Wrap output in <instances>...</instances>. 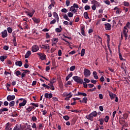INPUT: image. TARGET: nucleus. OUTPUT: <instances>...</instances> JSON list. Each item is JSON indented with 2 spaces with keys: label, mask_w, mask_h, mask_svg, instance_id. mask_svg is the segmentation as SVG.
I'll list each match as a JSON object with an SVG mask.
<instances>
[{
  "label": "nucleus",
  "mask_w": 130,
  "mask_h": 130,
  "mask_svg": "<svg viewBox=\"0 0 130 130\" xmlns=\"http://www.w3.org/2000/svg\"><path fill=\"white\" fill-rule=\"evenodd\" d=\"M97 115H98V113L96 111H94L92 112L88 115H86L85 116V118H86V119H88V120H90V121H93L94 117H96Z\"/></svg>",
  "instance_id": "nucleus-1"
},
{
  "label": "nucleus",
  "mask_w": 130,
  "mask_h": 130,
  "mask_svg": "<svg viewBox=\"0 0 130 130\" xmlns=\"http://www.w3.org/2000/svg\"><path fill=\"white\" fill-rule=\"evenodd\" d=\"M73 79L74 80V81H75V82L78 83V84H83V80L80 77H79L78 76H74L73 77Z\"/></svg>",
  "instance_id": "nucleus-2"
},
{
  "label": "nucleus",
  "mask_w": 130,
  "mask_h": 130,
  "mask_svg": "<svg viewBox=\"0 0 130 130\" xmlns=\"http://www.w3.org/2000/svg\"><path fill=\"white\" fill-rule=\"evenodd\" d=\"M83 74L85 78H88L91 75V71L87 69H84Z\"/></svg>",
  "instance_id": "nucleus-3"
},
{
  "label": "nucleus",
  "mask_w": 130,
  "mask_h": 130,
  "mask_svg": "<svg viewBox=\"0 0 130 130\" xmlns=\"http://www.w3.org/2000/svg\"><path fill=\"white\" fill-rule=\"evenodd\" d=\"M37 54L40 56L41 60H44L46 59V55L42 53H37Z\"/></svg>",
  "instance_id": "nucleus-4"
},
{
  "label": "nucleus",
  "mask_w": 130,
  "mask_h": 130,
  "mask_svg": "<svg viewBox=\"0 0 130 130\" xmlns=\"http://www.w3.org/2000/svg\"><path fill=\"white\" fill-rule=\"evenodd\" d=\"M39 50V47L38 45H34L32 47L31 51L32 52H37Z\"/></svg>",
  "instance_id": "nucleus-5"
},
{
  "label": "nucleus",
  "mask_w": 130,
  "mask_h": 130,
  "mask_svg": "<svg viewBox=\"0 0 130 130\" xmlns=\"http://www.w3.org/2000/svg\"><path fill=\"white\" fill-rule=\"evenodd\" d=\"M106 36L107 37V44L108 46V49H110V45H109V42L110 41V36L108 34H106Z\"/></svg>",
  "instance_id": "nucleus-6"
},
{
  "label": "nucleus",
  "mask_w": 130,
  "mask_h": 130,
  "mask_svg": "<svg viewBox=\"0 0 130 130\" xmlns=\"http://www.w3.org/2000/svg\"><path fill=\"white\" fill-rule=\"evenodd\" d=\"M15 98H16V96H15V95H9L7 98V100L8 101H12L13 100H15Z\"/></svg>",
  "instance_id": "nucleus-7"
},
{
  "label": "nucleus",
  "mask_w": 130,
  "mask_h": 130,
  "mask_svg": "<svg viewBox=\"0 0 130 130\" xmlns=\"http://www.w3.org/2000/svg\"><path fill=\"white\" fill-rule=\"evenodd\" d=\"M105 30H107V31L110 30V29H111V24H110V23H105Z\"/></svg>",
  "instance_id": "nucleus-8"
},
{
  "label": "nucleus",
  "mask_w": 130,
  "mask_h": 130,
  "mask_svg": "<svg viewBox=\"0 0 130 130\" xmlns=\"http://www.w3.org/2000/svg\"><path fill=\"white\" fill-rule=\"evenodd\" d=\"M45 98H47L48 99H51L52 98L53 94L51 93H45Z\"/></svg>",
  "instance_id": "nucleus-9"
},
{
  "label": "nucleus",
  "mask_w": 130,
  "mask_h": 130,
  "mask_svg": "<svg viewBox=\"0 0 130 130\" xmlns=\"http://www.w3.org/2000/svg\"><path fill=\"white\" fill-rule=\"evenodd\" d=\"M1 34H2V37L3 38L8 37V31H7V30H4V31H2Z\"/></svg>",
  "instance_id": "nucleus-10"
},
{
  "label": "nucleus",
  "mask_w": 130,
  "mask_h": 130,
  "mask_svg": "<svg viewBox=\"0 0 130 130\" xmlns=\"http://www.w3.org/2000/svg\"><path fill=\"white\" fill-rule=\"evenodd\" d=\"M41 48H43V49H45V50L48 49L49 50V49H50V47L48 44H47V45H42Z\"/></svg>",
  "instance_id": "nucleus-11"
},
{
  "label": "nucleus",
  "mask_w": 130,
  "mask_h": 130,
  "mask_svg": "<svg viewBox=\"0 0 130 130\" xmlns=\"http://www.w3.org/2000/svg\"><path fill=\"white\" fill-rule=\"evenodd\" d=\"M32 19L34 23H36V24H38V23H40V19L37 18L36 17H33Z\"/></svg>",
  "instance_id": "nucleus-12"
},
{
  "label": "nucleus",
  "mask_w": 130,
  "mask_h": 130,
  "mask_svg": "<svg viewBox=\"0 0 130 130\" xmlns=\"http://www.w3.org/2000/svg\"><path fill=\"white\" fill-rule=\"evenodd\" d=\"M109 95L111 98V99H114V98H115L116 97V94L112 93V92H109Z\"/></svg>",
  "instance_id": "nucleus-13"
},
{
  "label": "nucleus",
  "mask_w": 130,
  "mask_h": 130,
  "mask_svg": "<svg viewBox=\"0 0 130 130\" xmlns=\"http://www.w3.org/2000/svg\"><path fill=\"white\" fill-rule=\"evenodd\" d=\"M80 95H82L84 97H86L87 96V93L85 92H80L78 91V93L75 94V96H80Z\"/></svg>",
  "instance_id": "nucleus-14"
},
{
  "label": "nucleus",
  "mask_w": 130,
  "mask_h": 130,
  "mask_svg": "<svg viewBox=\"0 0 130 130\" xmlns=\"http://www.w3.org/2000/svg\"><path fill=\"white\" fill-rule=\"evenodd\" d=\"M27 103V101L26 100H24L23 102L19 103V107H22V106H25Z\"/></svg>",
  "instance_id": "nucleus-15"
},
{
  "label": "nucleus",
  "mask_w": 130,
  "mask_h": 130,
  "mask_svg": "<svg viewBox=\"0 0 130 130\" xmlns=\"http://www.w3.org/2000/svg\"><path fill=\"white\" fill-rule=\"evenodd\" d=\"M31 55V51H27L25 54L24 57L25 58H28L29 56Z\"/></svg>",
  "instance_id": "nucleus-16"
},
{
  "label": "nucleus",
  "mask_w": 130,
  "mask_h": 130,
  "mask_svg": "<svg viewBox=\"0 0 130 130\" xmlns=\"http://www.w3.org/2000/svg\"><path fill=\"white\" fill-rule=\"evenodd\" d=\"M10 127H11V125H10V122H8L6 124L5 129L6 130H12V128H10Z\"/></svg>",
  "instance_id": "nucleus-17"
},
{
  "label": "nucleus",
  "mask_w": 130,
  "mask_h": 130,
  "mask_svg": "<svg viewBox=\"0 0 130 130\" xmlns=\"http://www.w3.org/2000/svg\"><path fill=\"white\" fill-rule=\"evenodd\" d=\"M83 16L85 19H90V18L89 17V14H88L87 12H85L83 14Z\"/></svg>",
  "instance_id": "nucleus-18"
},
{
  "label": "nucleus",
  "mask_w": 130,
  "mask_h": 130,
  "mask_svg": "<svg viewBox=\"0 0 130 130\" xmlns=\"http://www.w3.org/2000/svg\"><path fill=\"white\" fill-rule=\"evenodd\" d=\"M92 75L94 79H95V80H98L99 77H98V75H97V72L96 71H94L92 73Z\"/></svg>",
  "instance_id": "nucleus-19"
},
{
  "label": "nucleus",
  "mask_w": 130,
  "mask_h": 130,
  "mask_svg": "<svg viewBox=\"0 0 130 130\" xmlns=\"http://www.w3.org/2000/svg\"><path fill=\"white\" fill-rule=\"evenodd\" d=\"M16 66H17L18 67H22V65L23 64V63L21 61H17L15 62Z\"/></svg>",
  "instance_id": "nucleus-20"
},
{
  "label": "nucleus",
  "mask_w": 130,
  "mask_h": 130,
  "mask_svg": "<svg viewBox=\"0 0 130 130\" xmlns=\"http://www.w3.org/2000/svg\"><path fill=\"white\" fill-rule=\"evenodd\" d=\"M73 77V72H71L66 77V81H69L70 78H72Z\"/></svg>",
  "instance_id": "nucleus-21"
},
{
  "label": "nucleus",
  "mask_w": 130,
  "mask_h": 130,
  "mask_svg": "<svg viewBox=\"0 0 130 130\" xmlns=\"http://www.w3.org/2000/svg\"><path fill=\"white\" fill-rule=\"evenodd\" d=\"M14 74L17 76V77H19V76H21V75H22V73L19 70L16 71Z\"/></svg>",
  "instance_id": "nucleus-22"
},
{
  "label": "nucleus",
  "mask_w": 130,
  "mask_h": 130,
  "mask_svg": "<svg viewBox=\"0 0 130 130\" xmlns=\"http://www.w3.org/2000/svg\"><path fill=\"white\" fill-rule=\"evenodd\" d=\"M8 110H9V109L6 108L1 109H0V115L2 114V113H3V112H4L5 111H8Z\"/></svg>",
  "instance_id": "nucleus-23"
},
{
  "label": "nucleus",
  "mask_w": 130,
  "mask_h": 130,
  "mask_svg": "<svg viewBox=\"0 0 130 130\" xmlns=\"http://www.w3.org/2000/svg\"><path fill=\"white\" fill-rule=\"evenodd\" d=\"M7 57V56H1L0 60L1 61H5V60L6 59Z\"/></svg>",
  "instance_id": "nucleus-24"
},
{
  "label": "nucleus",
  "mask_w": 130,
  "mask_h": 130,
  "mask_svg": "<svg viewBox=\"0 0 130 130\" xmlns=\"http://www.w3.org/2000/svg\"><path fill=\"white\" fill-rule=\"evenodd\" d=\"M34 13H35V10L32 9V11L31 13L29 12V13L27 14V16L32 18V17H33V15H34Z\"/></svg>",
  "instance_id": "nucleus-25"
},
{
  "label": "nucleus",
  "mask_w": 130,
  "mask_h": 130,
  "mask_svg": "<svg viewBox=\"0 0 130 130\" xmlns=\"http://www.w3.org/2000/svg\"><path fill=\"white\" fill-rule=\"evenodd\" d=\"M63 18L65 19V20H67V21H69L70 22V19L69 18V17H68V15H67L66 14L63 15Z\"/></svg>",
  "instance_id": "nucleus-26"
},
{
  "label": "nucleus",
  "mask_w": 130,
  "mask_h": 130,
  "mask_svg": "<svg viewBox=\"0 0 130 130\" xmlns=\"http://www.w3.org/2000/svg\"><path fill=\"white\" fill-rule=\"evenodd\" d=\"M42 86H43V87H44V88H45V89H50V86L46 85V84H42Z\"/></svg>",
  "instance_id": "nucleus-27"
},
{
  "label": "nucleus",
  "mask_w": 130,
  "mask_h": 130,
  "mask_svg": "<svg viewBox=\"0 0 130 130\" xmlns=\"http://www.w3.org/2000/svg\"><path fill=\"white\" fill-rule=\"evenodd\" d=\"M85 51H86V50L85 49H82L81 56H84L85 55Z\"/></svg>",
  "instance_id": "nucleus-28"
},
{
  "label": "nucleus",
  "mask_w": 130,
  "mask_h": 130,
  "mask_svg": "<svg viewBox=\"0 0 130 130\" xmlns=\"http://www.w3.org/2000/svg\"><path fill=\"white\" fill-rule=\"evenodd\" d=\"M14 105H15V101H12L11 102H10L9 103V106L10 107H13V106H14Z\"/></svg>",
  "instance_id": "nucleus-29"
},
{
  "label": "nucleus",
  "mask_w": 130,
  "mask_h": 130,
  "mask_svg": "<svg viewBox=\"0 0 130 130\" xmlns=\"http://www.w3.org/2000/svg\"><path fill=\"white\" fill-rule=\"evenodd\" d=\"M7 31L8 33H10L11 34V33L13 32V29H12V27H9L7 28Z\"/></svg>",
  "instance_id": "nucleus-30"
},
{
  "label": "nucleus",
  "mask_w": 130,
  "mask_h": 130,
  "mask_svg": "<svg viewBox=\"0 0 130 130\" xmlns=\"http://www.w3.org/2000/svg\"><path fill=\"white\" fill-rule=\"evenodd\" d=\"M84 10H85V11H87V10H91V7L90 6L86 5L84 7Z\"/></svg>",
  "instance_id": "nucleus-31"
},
{
  "label": "nucleus",
  "mask_w": 130,
  "mask_h": 130,
  "mask_svg": "<svg viewBox=\"0 0 130 130\" xmlns=\"http://www.w3.org/2000/svg\"><path fill=\"white\" fill-rule=\"evenodd\" d=\"M27 112L28 113H30V112L32 111V108L31 107H28L27 108H26Z\"/></svg>",
  "instance_id": "nucleus-32"
},
{
  "label": "nucleus",
  "mask_w": 130,
  "mask_h": 130,
  "mask_svg": "<svg viewBox=\"0 0 130 130\" xmlns=\"http://www.w3.org/2000/svg\"><path fill=\"white\" fill-rule=\"evenodd\" d=\"M75 69H76V66H73L70 67V71L71 72H74V70H75Z\"/></svg>",
  "instance_id": "nucleus-33"
},
{
  "label": "nucleus",
  "mask_w": 130,
  "mask_h": 130,
  "mask_svg": "<svg viewBox=\"0 0 130 130\" xmlns=\"http://www.w3.org/2000/svg\"><path fill=\"white\" fill-rule=\"evenodd\" d=\"M63 119H65L66 121L69 120L70 119V117L68 115H65L63 116Z\"/></svg>",
  "instance_id": "nucleus-34"
},
{
  "label": "nucleus",
  "mask_w": 130,
  "mask_h": 130,
  "mask_svg": "<svg viewBox=\"0 0 130 130\" xmlns=\"http://www.w3.org/2000/svg\"><path fill=\"white\" fill-rule=\"evenodd\" d=\"M51 4L50 6L51 7H54V5H55V1H54V0H51Z\"/></svg>",
  "instance_id": "nucleus-35"
},
{
  "label": "nucleus",
  "mask_w": 130,
  "mask_h": 130,
  "mask_svg": "<svg viewBox=\"0 0 130 130\" xmlns=\"http://www.w3.org/2000/svg\"><path fill=\"white\" fill-rule=\"evenodd\" d=\"M124 6L125 7H129V3L128 2H125L124 1L123 3Z\"/></svg>",
  "instance_id": "nucleus-36"
},
{
  "label": "nucleus",
  "mask_w": 130,
  "mask_h": 130,
  "mask_svg": "<svg viewBox=\"0 0 130 130\" xmlns=\"http://www.w3.org/2000/svg\"><path fill=\"white\" fill-rule=\"evenodd\" d=\"M119 59H120V60L125 61V59H123V58H122V55H121V53H119Z\"/></svg>",
  "instance_id": "nucleus-37"
},
{
  "label": "nucleus",
  "mask_w": 130,
  "mask_h": 130,
  "mask_svg": "<svg viewBox=\"0 0 130 130\" xmlns=\"http://www.w3.org/2000/svg\"><path fill=\"white\" fill-rule=\"evenodd\" d=\"M88 100V99H87L86 97H84L82 99V103H87V101Z\"/></svg>",
  "instance_id": "nucleus-38"
},
{
  "label": "nucleus",
  "mask_w": 130,
  "mask_h": 130,
  "mask_svg": "<svg viewBox=\"0 0 130 130\" xmlns=\"http://www.w3.org/2000/svg\"><path fill=\"white\" fill-rule=\"evenodd\" d=\"M68 17H69L70 18H72V17L74 16V14H73V13H72V12H69L68 13Z\"/></svg>",
  "instance_id": "nucleus-39"
},
{
  "label": "nucleus",
  "mask_w": 130,
  "mask_h": 130,
  "mask_svg": "<svg viewBox=\"0 0 130 130\" xmlns=\"http://www.w3.org/2000/svg\"><path fill=\"white\" fill-rule=\"evenodd\" d=\"M99 121H100L101 125H103V122H104V120L103 118L99 119Z\"/></svg>",
  "instance_id": "nucleus-40"
},
{
  "label": "nucleus",
  "mask_w": 130,
  "mask_h": 130,
  "mask_svg": "<svg viewBox=\"0 0 130 130\" xmlns=\"http://www.w3.org/2000/svg\"><path fill=\"white\" fill-rule=\"evenodd\" d=\"M127 32H128V29L126 27H124L123 34H127Z\"/></svg>",
  "instance_id": "nucleus-41"
},
{
  "label": "nucleus",
  "mask_w": 130,
  "mask_h": 130,
  "mask_svg": "<svg viewBox=\"0 0 130 130\" xmlns=\"http://www.w3.org/2000/svg\"><path fill=\"white\" fill-rule=\"evenodd\" d=\"M80 30H81V32H82V31H84V30H85V25H84V24H82L81 26Z\"/></svg>",
  "instance_id": "nucleus-42"
},
{
  "label": "nucleus",
  "mask_w": 130,
  "mask_h": 130,
  "mask_svg": "<svg viewBox=\"0 0 130 130\" xmlns=\"http://www.w3.org/2000/svg\"><path fill=\"white\" fill-rule=\"evenodd\" d=\"M13 130H20V126H19L18 125H16L13 128Z\"/></svg>",
  "instance_id": "nucleus-43"
},
{
  "label": "nucleus",
  "mask_w": 130,
  "mask_h": 130,
  "mask_svg": "<svg viewBox=\"0 0 130 130\" xmlns=\"http://www.w3.org/2000/svg\"><path fill=\"white\" fill-rule=\"evenodd\" d=\"M53 17H55V19L58 17V15L56 12H53Z\"/></svg>",
  "instance_id": "nucleus-44"
},
{
  "label": "nucleus",
  "mask_w": 130,
  "mask_h": 130,
  "mask_svg": "<svg viewBox=\"0 0 130 130\" xmlns=\"http://www.w3.org/2000/svg\"><path fill=\"white\" fill-rule=\"evenodd\" d=\"M104 120L105 121V122H107L108 121V120H109V116H106Z\"/></svg>",
  "instance_id": "nucleus-45"
},
{
  "label": "nucleus",
  "mask_w": 130,
  "mask_h": 130,
  "mask_svg": "<svg viewBox=\"0 0 130 130\" xmlns=\"http://www.w3.org/2000/svg\"><path fill=\"white\" fill-rule=\"evenodd\" d=\"M94 91H96V87L88 90V92H94Z\"/></svg>",
  "instance_id": "nucleus-46"
},
{
  "label": "nucleus",
  "mask_w": 130,
  "mask_h": 130,
  "mask_svg": "<svg viewBox=\"0 0 130 130\" xmlns=\"http://www.w3.org/2000/svg\"><path fill=\"white\" fill-rule=\"evenodd\" d=\"M24 130H32V128H31V126L30 125H27L26 128Z\"/></svg>",
  "instance_id": "nucleus-47"
},
{
  "label": "nucleus",
  "mask_w": 130,
  "mask_h": 130,
  "mask_svg": "<svg viewBox=\"0 0 130 130\" xmlns=\"http://www.w3.org/2000/svg\"><path fill=\"white\" fill-rule=\"evenodd\" d=\"M61 12H62V13H68V10L66 8H63L61 10Z\"/></svg>",
  "instance_id": "nucleus-48"
},
{
  "label": "nucleus",
  "mask_w": 130,
  "mask_h": 130,
  "mask_svg": "<svg viewBox=\"0 0 130 130\" xmlns=\"http://www.w3.org/2000/svg\"><path fill=\"white\" fill-rule=\"evenodd\" d=\"M84 83H89L90 82V80H89L88 79H87V78H84Z\"/></svg>",
  "instance_id": "nucleus-49"
},
{
  "label": "nucleus",
  "mask_w": 130,
  "mask_h": 130,
  "mask_svg": "<svg viewBox=\"0 0 130 130\" xmlns=\"http://www.w3.org/2000/svg\"><path fill=\"white\" fill-rule=\"evenodd\" d=\"M82 84L83 85L84 88H88V85L86 82H84V81H83Z\"/></svg>",
  "instance_id": "nucleus-50"
},
{
  "label": "nucleus",
  "mask_w": 130,
  "mask_h": 130,
  "mask_svg": "<svg viewBox=\"0 0 130 130\" xmlns=\"http://www.w3.org/2000/svg\"><path fill=\"white\" fill-rule=\"evenodd\" d=\"M123 117L125 119H127V117H128V114H127V113L124 114Z\"/></svg>",
  "instance_id": "nucleus-51"
},
{
  "label": "nucleus",
  "mask_w": 130,
  "mask_h": 130,
  "mask_svg": "<svg viewBox=\"0 0 130 130\" xmlns=\"http://www.w3.org/2000/svg\"><path fill=\"white\" fill-rule=\"evenodd\" d=\"M55 31L58 33H60V32H61V29L59 28H55Z\"/></svg>",
  "instance_id": "nucleus-52"
},
{
  "label": "nucleus",
  "mask_w": 130,
  "mask_h": 130,
  "mask_svg": "<svg viewBox=\"0 0 130 130\" xmlns=\"http://www.w3.org/2000/svg\"><path fill=\"white\" fill-rule=\"evenodd\" d=\"M70 4H71V2H70V1L67 0L66 2V5L67 7H69V6H70Z\"/></svg>",
  "instance_id": "nucleus-53"
},
{
  "label": "nucleus",
  "mask_w": 130,
  "mask_h": 130,
  "mask_svg": "<svg viewBox=\"0 0 130 130\" xmlns=\"http://www.w3.org/2000/svg\"><path fill=\"white\" fill-rule=\"evenodd\" d=\"M46 39H49V38H50V36L49 35V34H48V32H47L46 34Z\"/></svg>",
  "instance_id": "nucleus-54"
},
{
  "label": "nucleus",
  "mask_w": 130,
  "mask_h": 130,
  "mask_svg": "<svg viewBox=\"0 0 130 130\" xmlns=\"http://www.w3.org/2000/svg\"><path fill=\"white\" fill-rule=\"evenodd\" d=\"M56 22V20L53 19V20L51 21L50 24V25H52V24H55Z\"/></svg>",
  "instance_id": "nucleus-55"
},
{
  "label": "nucleus",
  "mask_w": 130,
  "mask_h": 130,
  "mask_svg": "<svg viewBox=\"0 0 130 130\" xmlns=\"http://www.w3.org/2000/svg\"><path fill=\"white\" fill-rule=\"evenodd\" d=\"M31 105L32 106H35V107H38L39 106V105H38V104H35V103H31Z\"/></svg>",
  "instance_id": "nucleus-56"
},
{
  "label": "nucleus",
  "mask_w": 130,
  "mask_h": 130,
  "mask_svg": "<svg viewBox=\"0 0 130 130\" xmlns=\"http://www.w3.org/2000/svg\"><path fill=\"white\" fill-rule=\"evenodd\" d=\"M75 9H76L75 8H74V6H72L71 7L70 9V12H72Z\"/></svg>",
  "instance_id": "nucleus-57"
},
{
  "label": "nucleus",
  "mask_w": 130,
  "mask_h": 130,
  "mask_svg": "<svg viewBox=\"0 0 130 130\" xmlns=\"http://www.w3.org/2000/svg\"><path fill=\"white\" fill-rule=\"evenodd\" d=\"M73 7H74V8L75 9H79V6H78V4H76V3H74L73 4Z\"/></svg>",
  "instance_id": "nucleus-58"
},
{
  "label": "nucleus",
  "mask_w": 130,
  "mask_h": 130,
  "mask_svg": "<svg viewBox=\"0 0 130 130\" xmlns=\"http://www.w3.org/2000/svg\"><path fill=\"white\" fill-rule=\"evenodd\" d=\"M31 119H32V121H37V118H36V117H35V116H32Z\"/></svg>",
  "instance_id": "nucleus-59"
},
{
  "label": "nucleus",
  "mask_w": 130,
  "mask_h": 130,
  "mask_svg": "<svg viewBox=\"0 0 130 130\" xmlns=\"http://www.w3.org/2000/svg\"><path fill=\"white\" fill-rule=\"evenodd\" d=\"M91 9L92 10H93V11H95L96 10V5L95 4H94L92 7H91Z\"/></svg>",
  "instance_id": "nucleus-60"
},
{
  "label": "nucleus",
  "mask_w": 130,
  "mask_h": 130,
  "mask_svg": "<svg viewBox=\"0 0 130 130\" xmlns=\"http://www.w3.org/2000/svg\"><path fill=\"white\" fill-rule=\"evenodd\" d=\"M62 52H61V50H59L58 51V56H61Z\"/></svg>",
  "instance_id": "nucleus-61"
},
{
  "label": "nucleus",
  "mask_w": 130,
  "mask_h": 130,
  "mask_svg": "<svg viewBox=\"0 0 130 130\" xmlns=\"http://www.w3.org/2000/svg\"><path fill=\"white\" fill-rule=\"evenodd\" d=\"M3 49H4V50H9V46H4L3 47Z\"/></svg>",
  "instance_id": "nucleus-62"
},
{
  "label": "nucleus",
  "mask_w": 130,
  "mask_h": 130,
  "mask_svg": "<svg viewBox=\"0 0 130 130\" xmlns=\"http://www.w3.org/2000/svg\"><path fill=\"white\" fill-rule=\"evenodd\" d=\"M42 127H43V125H42V124L40 123L38 127L39 129H41Z\"/></svg>",
  "instance_id": "nucleus-63"
},
{
  "label": "nucleus",
  "mask_w": 130,
  "mask_h": 130,
  "mask_svg": "<svg viewBox=\"0 0 130 130\" xmlns=\"http://www.w3.org/2000/svg\"><path fill=\"white\" fill-rule=\"evenodd\" d=\"M88 86L89 88H93V87H94V84H88Z\"/></svg>",
  "instance_id": "nucleus-64"
}]
</instances>
